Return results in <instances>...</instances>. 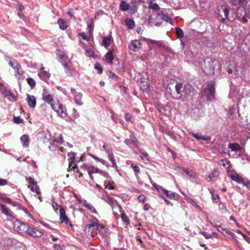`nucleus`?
<instances>
[{
	"instance_id": "nucleus-31",
	"label": "nucleus",
	"mask_w": 250,
	"mask_h": 250,
	"mask_svg": "<svg viewBox=\"0 0 250 250\" xmlns=\"http://www.w3.org/2000/svg\"><path fill=\"white\" fill-rule=\"evenodd\" d=\"M83 206L87 208L91 212L97 214V212L96 211V210L94 208V207L90 204L87 203L86 201H85L83 204Z\"/></svg>"
},
{
	"instance_id": "nucleus-36",
	"label": "nucleus",
	"mask_w": 250,
	"mask_h": 250,
	"mask_svg": "<svg viewBox=\"0 0 250 250\" xmlns=\"http://www.w3.org/2000/svg\"><path fill=\"white\" fill-rule=\"evenodd\" d=\"M165 194L166 195V196L169 197L171 199H176L178 198V194H177L175 192H173L169 190H165Z\"/></svg>"
},
{
	"instance_id": "nucleus-59",
	"label": "nucleus",
	"mask_w": 250,
	"mask_h": 250,
	"mask_svg": "<svg viewBox=\"0 0 250 250\" xmlns=\"http://www.w3.org/2000/svg\"><path fill=\"white\" fill-rule=\"evenodd\" d=\"M131 167L132 168L133 171L136 172L135 175H137V173H140V168L136 165H134L132 164L131 166Z\"/></svg>"
},
{
	"instance_id": "nucleus-57",
	"label": "nucleus",
	"mask_w": 250,
	"mask_h": 250,
	"mask_svg": "<svg viewBox=\"0 0 250 250\" xmlns=\"http://www.w3.org/2000/svg\"><path fill=\"white\" fill-rule=\"evenodd\" d=\"M94 26V22L93 21V20H92L91 21V23L88 25V31H89V33L90 34H91V33L93 32Z\"/></svg>"
},
{
	"instance_id": "nucleus-32",
	"label": "nucleus",
	"mask_w": 250,
	"mask_h": 250,
	"mask_svg": "<svg viewBox=\"0 0 250 250\" xmlns=\"http://www.w3.org/2000/svg\"><path fill=\"white\" fill-rule=\"evenodd\" d=\"M58 23L61 29L64 30L67 28L66 22L63 19H60L58 21Z\"/></svg>"
},
{
	"instance_id": "nucleus-64",
	"label": "nucleus",
	"mask_w": 250,
	"mask_h": 250,
	"mask_svg": "<svg viewBox=\"0 0 250 250\" xmlns=\"http://www.w3.org/2000/svg\"><path fill=\"white\" fill-rule=\"evenodd\" d=\"M8 63L13 68L18 63L15 60H13L10 61Z\"/></svg>"
},
{
	"instance_id": "nucleus-16",
	"label": "nucleus",
	"mask_w": 250,
	"mask_h": 250,
	"mask_svg": "<svg viewBox=\"0 0 250 250\" xmlns=\"http://www.w3.org/2000/svg\"><path fill=\"white\" fill-rule=\"evenodd\" d=\"M27 102L30 107L34 108L36 105V98L33 95L27 94Z\"/></svg>"
},
{
	"instance_id": "nucleus-26",
	"label": "nucleus",
	"mask_w": 250,
	"mask_h": 250,
	"mask_svg": "<svg viewBox=\"0 0 250 250\" xmlns=\"http://www.w3.org/2000/svg\"><path fill=\"white\" fill-rule=\"evenodd\" d=\"M111 39L112 37L111 36L104 37L102 41V45H103L105 48L107 49L110 45Z\"/></svg>"
},
{
	"instance_id": "nucleus-47",
	"label": "nucleus",
	"mask_w": 250,
	"mask_h": 250,
	"mask_svg": "<svg viewBox=\"0 0 250 250\" xmlns=\"http://www.w3.org/2000/svg\"><path fill=\"white\" fill-rule=\"evenodd\" d=\"M13 69L18 75H21L22 74V72L21 69V67L19 63H18Z\"/></svg>"
},
{
	"instance_id": "nucleus-46",
	"label": "nucleus",
	"mask_w": 250,
	"mask_h": 250,
	"mask_svg": "<svg viewBox=\"0 0 250 250\" xmlns=\"http://www.w3.org/2000/svg\"><path fill=\"white\" fill-rule=\"evenodd\" d=\"M90 155L94 159L100 162V163H102L103 165H107L108 164L103 159L99 158V157H98L96 156L95 155H94L92 154H90Z\"/></svg>"
},
{
	"instance_id": "nucleus-35",
	"label": "nucleus",
	"mask_w": 250,
	"mask_h": 250,
	"mask_svg": "<svg viewBox=\"0 0 250 250\" xmlns=\"http://www.w3.org/2000/svg\"><path fill=\"white\" fill-rule=\"evenodd\" d=\"M1 212L4 215H6L7 217H12V214L10 213V210L7 208V207L3 205L1 209Z\"/></svg>"
},
{
	"instance_id": "nucleus-29",
	"label": "nucleus",
	"mask_w": 250,
	"mask_h": 250,
	"mask_svg": "<svg viewBox=\"0 0 250 250\" xmlns=\"http://www.w3.org/2000/svg\"><path fill=\"white\" fill-rule=\"evenodd\" d=\"M130 8V5L128 3H127L125 1L122 0L121 1L120 4V9L123 11H126L128 10Z\"/></svg>"
},
{
	"instance_id": "nucleus-24",
	"label": "nucleus",
	"mask_w": 250,
	"mask_h": 250,
	"mask_svg": "<svg viewBox=\"0 0 250 250\" xmlns=\"http://www.w3.org/2000/svg\"><path fill=\"white\" fill-rule=\"evenodd\" d=\"M3 94L5 97L7 98L11 102L16 100L15 95L9 91H5Z\"/></svg>"
},
{
	"instance_id": "nucleus-21",
	"label": "nucleus",
	"mask_w": 250,
	"mask_h": 250,
	"mask_svg": "<svg viewBox=\"0 0 250 250\" xmlns=\"http://www.w3.org/2000/svg\"><path fill=\"white\" fill-rule=\"evenodd\" d=\"M113 52V50H110L107 52L105 56V61L109 64H112L113 63V60H114Z\"/></svg>"
},
{
	"instance_id": "nucleus-48",
	"label": "nucleus",
	"mask_w": 250,
	"mask_h": 250,
	"mask_svg": "<svg viewBox=\"0 0 250 250\" xmlns=\"http://www.w3.org/2000/svg\"><path fill=\"white\" fill-rule=\"evenodd\" d=\"M94 68L98 71L99 74H102L103 73V68L100 63H96L94 65Z\"/></svg>"
},
{
	"instance_id": "nucleus-30",
	"label": "nucleus",
	"mask_w": 250,
	"mask_h": 250,
	"mask_svg": "<svg viewBox=\"0 0 250 250\" xmlns=\"http://www.w3.org/2000/svg\"><path fill=\"white\" fill-rule=\"evenodd\" d=\"M96 226H97V224L94 223L91 224L86 225L85 226V231L89 232L94 230V229L96 230Z\"/></svg>"
},
{
	"instance_id": "nucleus-34",
	"label": "nucleus",
	"mask_w": 250,
	"mask_h": 250,
	"mask_svg": "<svg viewBox=\"0 0 250 250\" xmlns=\"http://www.w3.org/2000/svg\"><path fill=\"white\" fill-rule=\"evenodd\" d=\"M191 134L193 137L196 138L197 140H204L207 141L210 140L209 137L206 136H200L198 134L194 133H192Z\"/></svg>"
},
{
	"instance_id": "nucleus-11",
	"label": "nucleus",
	"mask_w": 250,
	"mask_h": 250,
	"mask_svg": "<svg viewBox=\"0 0 250 250\" xmlns=\"http://www.w3.org/2000/svg\"><path fill=\"white\" fill-rule=\"evenodd\" d=\"M26 233L34 237H40L42 235L43 233L41 230H39L37 228L32 227H28V230Z\"/></svg>"
},
{
	"instance_id": "nucleus-22",
	"label": "nucleus",
	"mask_w": 250,
	"mask_h": 250,
	"mask_svg": "<svg viewBox=\"0 0 250 250\" xmlns=\"http://www.w3.org/2000/svg\"><path fill=\"white\" fill-rule=\"evenodd\" d=\"M20 140L21 141V143L24 147H27L29 146V136L27 135H22L21 138Z\"/></svg>"
},
{
	"instance_id": "nucleus-41",
	"label": "nucleus",
	"mask_w": 250,
	"mask_h": 250,
	"mask_svg": "<svg viewBox=\"0 0 250 250\" xmlns=\"http://www.w3.org/2000/svg\"><path fill=\"white\" fill-rule=\"evenodd\" d=\"M27 83L30 85L31 89H33L36 86V82L34 79L32 78H28L27 79Z\"/></svg>"
},
{
	"instance_id": "nucleus-55",
	"label": "nucleus",
	"mask_w": 250,
	"mask_h": 250,
	"mask_svg": "<svg viewBox=\"0 0 250 250\" xmlns=\"http://www.w3.org/2000/svg\"><path fill=\"white\" fill-rule=\"evenodd\" d=\"M183 173H184L186 175H188L189 177H193L194 175L193 171L191 170L189 171L188 169H184Z\"/></svg>"
},
{
	"instance_id": "nucleus-54",
	"label": "nucleus",
	"mask_w": 250,
	"mask_h": 250,
	"mask_svg": "<svg viewBox=\"0 0 250 250\" xmlns=\"http://www.w3.org/2000/svg\"><path fill=\"white\" fill-rule=\"evenodd\" d=\"M149 8L151 9H153L154 10H158L160 8L159 5L157 3H153L152 2H150L149 5Z\"/></svg>"
},
{
	"instance_id": "nucleus-3",
	"label": "nucleus",
	"mask_w": 250,
	"mask_h": 250,
	"mask_svg": "<svg viewBox=\"0 0 250 250\" xmlns=\"http://www.w3.org/2000/svg\"><path fill=\"white\" fill-rule=\"evenodd\" d=\"M229 9L225 6H221L217 9V15L219 20L222 22L233 21L234 18L233 16L229 15Z\"/></svg>"
},
{
	"instance_id": "nucleus-37",
	"label": "nucleus",
	"mask_w": 250,
	"mask_h": 250,
	"mask_svg": "<svg viewBox=\"0 0 250 250\" xmlns=\"http://www.w3.org/2000/svg\"><path fill=\"white\" fill-rule=\"evenodd\" d=\"M125 22L129 29H133L135 26V22L133 20L127 18L125 20Z\"/></svg>"
},
{
	"instance_id": "nucleus-61",
	"label": "nucleus",
	"mask_w": 250,
	"mask_h": 250,
	"mask_svg": "<svg viewBox=\"0 0 250 250\" xmlns=\"http://www.w3.org/2000/svg\"><path fill=\"white\" fill-rule=\"evenodd\" d=\"M13 120L14 123L17 124H19L23 123V120L21 119L19 116L14 117Z\"/></svg>"
},
{
	"instance_id": "nucleus-8",
	"label": "nucleus",
	"mask_w": 250,
	"mask_h": 250,
	"mask_svg": "<svg viewBox=\"0 0 250 250\" xmlns=\"http://www.w3.org/2000/svg\"><path fill=\"white\" fill-rule=\"evenodd\" d=\"M238 18L240 21L246 22L250 18L249 11L246 9H238L237 10Z\"/></svg>"
},
{
	"instance_id": "nucleus-58",
	"label": "nucleus",
	"mask_w": 250,
	"mask_h": 250,
	"mask_svg": "<svg viewBox=\"0 0 250 250\" xmlns=\"http://www.w3.org/2000/svg\"><path fill=\"white\" fill-rule=\"evenodd\" d=\"M55 141L58 143L62 144L64 142L62 134H60L59 136L56 138Z\"/></svg>"
},
{
	"instance_id": "nucleus-44",
	"label": "nucleus",
	"mask_w": 250,
	"mask_h": 250,
	"mask_svg": "<svg viewBox=\"0 0 250 250\" xmlns=\"http://www.w3.org/2000/svg\"><path fill=\"white\" fill-rule=\"evenodd\" d=\"M219 172L217 170H214L213 172H212L208 176V180L210 181L212 180L213 177L216 178L219 176Z\"/></svg>"
},
{
	"instance_id": "nucleus-2",
	"label": "nucleus",
	"mask_w": 250,
	"mask_h": 250,
	"mask_svg": "<svg viewBox=\"0 0 250 250\" xmlns=\"http://www.w3.org/2000/svg\"><path fill=\"white\" fill-rule=\"evenodd\" d=\"M177 95L175 99L183 101L188 100L194 94V88L188 83H176L175 85Z\"/></svg>"
},
{
	"instance_id": "nucleus-52",
	"label": "nucleus",
	"mask_w": 250,
	"mask_h": 250,
	"mask_svg": "<svg viewBox=\"0 0 250 250\" xmlns=\"http://www.w3.org/2000/svg\"><path fill=\"white\" fill-rule=\"evenodd\" d=\"M245 0H231V3L234 6L240 5L244 2Z\"/></svg>"
},
{
	"instance_id": "nucleus-23",
	"label": "nucleus",
	"mask_w": 250,
	"mask_h": 250,
	"mask_svg": "<svg viewBox=\"0 0 250 250\" xmlns=\"http://www.w3.org/2000/svg\"><path fill=\"white\" fill-rule=\"evenodd\" d=\"M228 148L230 149L232 151L238 152L242 149L240 145L236 143L229 144Z\"/></svg>"
},
{
	"instance_id": "nucleus-12",
	"label": "nucleus",
	"mask_w": 250,
	"mask_h": 250,
	"mask_svg": "<svg viewBox=\"0 0 250 250\" xmlns=\"http://www.w3.org/2000/svg\"><path fill=\"white\" fill-rule=\"evenodd\" d=\"M148 23L151 26H159L162 24V21L158 18V13L157 15H150L148 19Z\"/></svg>"
},
{
	"instance_id": "nucleus-42",
	"label": "nucleus",
	"mask_w": 250,
	"mask_h": 250,
	"mask_svg": "<svg viewBox=\"0 0 250 250\" xmlns=\"http://www.w3.org/2000/svg\"><path fill=\"white\" fill-rule=\"evenodd\" d=\"M95 167L93 166H90L89 167V168L87 169V173L91 178V180H94L93 176L92 175L93 173H95Z\"/></svg>"
},
{
	"instance_id": "nucleus-60",
	"label": "nucleus",
	"mask_w": 250,
	"mask_h": 250,
	"mask_svg": "<svg viewBox=\"0 0 250 250\" xmlns=\"http://www.w3.org/2000/svg\"><path fill=\"white\" fill-rule=\"evenodd\" d=\"M138 199L139 202L144 203L146 201V196H145L144 195L142 194V195H140L138 196Z\"/></svg>"
},
{
	"instance_id": "nucleus-49",
	"label": "nucleus",
	"mask_w": 250,
	"mask_h": 250,
	"mask_svg": "<svg viewBox=\"0 0 250 250\" xmlns=\"http://www.w3.org/2000/svg\"><path fill=\"white\" fill-rule=\"evenodd\" d=\"M149 42L151 44H156L159 46L164 47V42L162 41H157L155 40H149Z\"/></svg>"
},
{
	"instance_id": "nucleus-25",
	"label": "nucleus",
	"mask_w": 250,
	"mask_h": 250,
	"mask_svg": "<svg viewBox=\"0 0 250 250\" xmlns=\"http://www.w3.org/2000/svg\"><path fill=\"white\" fill-rule=\"evenodd\" d=\"M158 18H160L162 21H165L167 22H171V18L169 16L165 15L162 11L158 13Z\"/></svg>"
},
{
	"instance_id": "nucleus-19",
	"label": "nucleus",
	"mask_w": 250,
	"mask_h": 250,
	"mask_svg": "<svg viewBox=\"0 0 250 250\" xmlns=\"http://www.w3.org/2000/svg\"><path fill=\"white\" fill-rule=\"evenodd\" d=\"M41 69L42 72H39L38 73V76L42 80L44 81H46L50 77V75L48 71L44 70V67H43L42 66Z\"/></svg>"
},
{
	"instance_id": "nucleus-27",
	"label": "nucleus",
	"mask_w": 250,
	"mask_h": 250,
	"mask_svg": "<svg viewBox=\"0 0 250 250\" xmlns=\"http://www.w3.org/2000/svg\"><path fill=\"white\" fill-rule=\"evenodd\" d=\"M82 94L80 92L77 93L76 94L75 96H74V100L75 103L79 105H82L83 104V103L82 101Z\"/></svg>"
},
{
	"instance_id": "nucleus-17",
	"label": "nucleus",
	"mask_w": 250,
	"mask_h": 250,
	"mask_svg": "<svg viewBox=\"0 0 250 250\" xmlns=\"http://www.w3.org/2000/svg\"><path fill=\"white\" fill-rule=\"evenodd\" d=\"M190 115L192 118L196 120L199 119L201 117L202 113L199 109L197 108H194L191 110L190 113Z\"/></svg>"
},
{
	"instance_id": "nucleus-6",
	"label": "nucleus",
	"mask_w": 250,
	"mask_h": 250,
	"mask_svg": "<svg viewBox=\"0 0 250 250\" xmlns=\"http://www.w3.org/2000/svg\"><path fill=\"white\" fill-rule=\"evenodd\" d=\"M52 109L56 112L58 115L62 118L66 117L67 115L65 107L60 103L52 105Z\"/></svg>"
},
{
	"instance_id": "nucleus-38",
	"label": "nucleus",
	"mask_w": 250,
	"mask_h": 250,
	"mask_svg": "<svg viewBox=\"0 0 250 250\" xmlns=\"http://www.w3.org/2000/svg\"><path fill=\"white\" fill-rule=\"evenodd\" d=\"M230 178L233 181H235L238 183H241V181H242V178L240 177L238 173H235L234 174L231 175Z\"/></svg>"
},
{
	"instance_id": "nucleus-1",
	"label": "nucleus",
	"mask_w": 250,
	"mask_h": 250,
	"mask_svg": "<svg viewBox=\"0 0 250 250\" xmlns=\"http://www.w3.org/2000/svg\"><path fill=\"white\" fill-rule=\"evenodd\" d=\"M200 66L203 72L207 75H214L218 76L221 71L219 62L216 60L208 58L200 62Z\"/></svg>"
},
{
	"instance_id": "nucleus-53",
	"label": "nucleus",
	"mask_w": 250,
	"mask_h": 250,
	"mask_svg": "<svg viewBox=\"0 0 250 250\" xmlns=\"http://www.w3.org/2000/svg\"><path fill=\"white\" fill-rule=\"evenodd\" d=\"M122 220L123 222L126 223V225L129 224V219L128 217L124 213H123L121 216Z\"/></svg>"
},
{
	"instance_id": "nucleus-5",
	"label": "nucleus",
	"mask_w": 250,
	"mask_h": 250,
	"mask_svg": "<svg viewBox=\"0 0 250 250\" xmlns=\"http://www.w3.org/2000/svg\"><path fill=\"white\" fill-rule=\"evenodd\" d=\"M29 226L27 224L22 223L19 220H16L14 223V230L20 234L26 233Z\"/></svg>"
},
{
	"instance_id": "nucleus-40",
	"label": "nucleus",
	"mask_w": 250,
	"mask_h": 250,
	"mask_svg": "<svg viewBox=\"0 0 250 250\" xmlns=\"http://www.w3.org/2000/svg\"><path fill=\"white\" fill-rule=\"evenodd\" d=\"M219 209L220 212L223 214L226 213L228 210L225 204L222 202L219 204Z\"/></svg>"
},
{
	"instance_id": "nucleus-4",
	"label": "nucleus",
	"mask_w": 250,
	"mask_h": 250,
	"mask_svg": "<svg viewBox=\"0 0 250 250\" xmlns=\"http://www.w3.org/2000/svg\"><path fill=\"white\" fill-rule=\"evenodd\" d=\"M214 83L213 81L208 82L207 85L204 89L203 95L207 97L209 101H213L215 99Z\"/></svg>"
},
{
	"instance_id": "nucleus-28",
	"label": "nucleus",
	"mask_w": 250,
	"mask_h": 250,
	"mask_svg": "<svg viewBox=\"0 0 250 250\" xmlns=\"http://www.w3.org/2000/svg\"><path fill=\"white\" fill-rule=\"evenodd\" d=\"M96 230H98L101 235L104 236L106 234V229L103 225L97 224V226H96Z\"/></svg>"
},
{
	"instance_id": "nucleus-51",
	"label": "nucleus",
	"mask_w": 250,
	"mask_h": 250,
	"mask_svg": "<svg viewBox=\"0 0 250 250\" xmlns=\"http://www.w3.org/2000/svg\"><path fill=\"white\" fill-rule=\"evenodd\" d=\"M153 186L159 191L161 192L162 191L164 193H165V190H166L167 189H165L163 188V187L161 186H159L157 185V184L155 183L153 184Z\"/></svg>"
},
{
	"instance_id": "nucleus-18",
	"label": "nucleus",
	"mask_w": 250,
	"mask_h": 250,
	"mask_svg": "<svg viewBox=\"0 0 250 250\" xmlns=\"http://www.w3.org/2000/svg\"><path fill=\"white\" fill-rule=\"evenodd\" d=\"M140 42L138 40L132 41L130 44L129 45V48L132 51L136 52L138 50L141 45Z\"/></svg>"
},
{
	"instance_id": "nucleus-45",
	"label": "nucleus",
	"mask_w": 250,
	"mask_h": 250,
	"mask_svg": "<svg viewBox=\"0 0 250 250\" xmlns=\"http://www.w3.org/2000/svg\"><path fill=\"white\" fill-rule=\"evenodd\" d=\"M114 185L115 184L113 182L108 183L105 182L104 183L105 188L108 189H114L115 188Z\"/></svg>"
},
{
	"instance_id": "nucleus-10",
	"label": "nucleus",
	"mask_w": 250,
	"mask_h": 250,
	"mask_svg": "<svg viewBox=\"0 0 250 250\" xmlns=\"http://www.w3.org/2000/svg\"><path fill=\"white\" fill-rule=\"evenodd\" d=\"M42 99L43 101L49 104L52 107V102L54 101V95L50 94L47 90L44 89L42 93Z\"/></svg>"
},
{
	"instance_id": "nucleus-9",
	"label": "nucleus",
	"mask_w": 250,
	"mask_h": 250,
	"mask_svg": "<svg viewBox=\"0 0 250 250\" xmlns=\"http://www.w3.org/2000/svg\"><path fill=\"white\" fill-rule=\"evenodd\" d=\"M26 179L30 184L28 187L30 188L31 190L35 192L38 195L40 194L41 191L40 190V188L37 185V182L31 178H26Z\"/></svg>"
},
{
	"instance_id": "nucleus-39",
	"label": "nucleus",
	"mask_w": 250,
	"mask_h": 250,
	"mask_svg": "<svg viewBox=\"0 0 250 250\" xmlns=\"http://www.w3.org/2000/svg\"><path fill=\"white\" fill-rule=\"evenodd\" d=\"M94 172L95 173H99L106 178H108L109 177V175L107 172L104 170H101L97 167H95Z\"/></svg>"
},
{
	"instance_id": "nucleus-7",
	"label": "nucleus",
	"mask_w": 250,
	"mask_h": 250,
	"mask_svg": "<svg viewBox=\"0 0 250 250\" xmlns=\"http://www.w3.org/2000/svg\"><path fill=\"white\" fill-rule=\"evenodd\" d=\"M102 199L105 201L107 204H108L110 207H111L113 213H114V208L116 207H117L118 208L121 210L122 209V208L121 206L118 204V202L114 198L111 197L109 196H103L102 197Z\"/></svg>"
},
{
	"instance_id": "nucleus-50",
	"label": "nucleus",
	"mask_w": 250,
	"mask_h": 250,
	"mask_svg": "<svg viewBox=\"0 0 250 250\" xmlns=\"http://www.w3.org/2000/svg\"><path fill=\"white\" fill-rule=\"evenodd\" d=\"M210 224L214 227L216 228L217 230L219 231L220 232L222 233H224V232H227V231L225 229L222 228L219 225H214L211 222H210Z\"/></svg>"
},
{
	"instance_id": "nucleus-33",
	"label": "nucleus",
	"mask_w": 250,
	"mask_h": 250,
	"mask_svg": "<svg viewBox=\"0 0 250 250\" xmlns=\"http://www.w3.org/2000/svg\"><path fill=\"white\" fill-rule=\"evenodd\" d=\"M107 153H108V159L112 164V167H117V165L116 163L115 160L114 159L113 154L112 152H110L109 150L107 151Z\"/></svg>"
},
{
	"instance_id": "nucleus-14",
	"label": "nucleus",
	"mask_w": 250,
	"mask_h": 250,
	"mask_svg": "<svg viewBox=\"0 0 250 250\" xmlns=\"http://www.w3.org/2000/svg\"><path fill=\"white\" fill-rule=\"evenodd\" d=\"M67 156H68V161H69V167L68 168V171H70V169L71 167V164H74L75 166H76V164L79 163V161H76V154L75 152H70L67 153Z\"/></svg>"
},
{
	"instance_id": "nucleus-15",
	"label": "nucleus",
	"mask_w": 250,
	"mask_h": 250,
	"mask_svg": "<svg viewBox=\"0 0 250 250\" xmlns=\"http://www.w3.org/2000/svg\"><path fill=\"white\" fill-rule=\"evenodd\" d=\"M227 70L229 74H232L233 73L236 75L238 74V70L235 66V62H229L227 65Z\"/></svg>"
},
{
	"instance_id": "nucleus-13",
	"label": "nucleus",
	"mask_w": 250,
	"mask_h": 250,
	"mask_svg": "<svg viewBox=\"0 0 250 250\" xmlns=\"http://www.w3.org/2000/svg\"><path fill=\"white\" fill-rule=\"evenodd\" d=\"M124 143L130 148H132L133 146L137 147L138 144L137 138L133 135H130L129 139H126Z\"/></svg>"
},
{
	"instance_id": "nucleus-62",
	"label": "nucleus",
	"mask_w": 250,
	"mask_h": 250,
	"mask_svg": "<svg viewBox=\"0 0 250 250\" xmlns=\"http://www.w3.org/2000/svg\"><path fill=\"white\" fill-rule=\"evenodd\" d=\"M80 35L82 37L83 39L86 40L87 41H89L90 39V35H85L84 33H80Z\"/></svg>"
},
{
	"instance_id": "nucleus-63",
	"label": "nucleus",
	"mask_w": 250,
	"mask_h": 250,
	"mask_svg": "<svg viewBox=\"0 0 250 250\" xmlns=\"http://www.w3.org/2000/svg\"><path fill=\"white\" fill-rule=\"evenodd\" d=\"M125 120L127 122H132L131 119L132 116L128 113H127L125 114Z\"/></svg>"
},
{
	"instance_id": "nucleus-43",
	"label": "nucleus",
	"mask_w": 250,
	"mask_h": 250,
	"mask_svg": "<svg viewBox=\"0 0 250 250\" xmlns=\"http://www.w3.org/2000/svg\"><path fill=\"white\" fill-rule=\"evenodd\" d=\"M176 34L179 38H182L184 37V32L182 29L179 27L175 28Z\"/></svg>"
},
{
	"instance_id": "nucleus-56",
	"label": "nucleus",
	"mask_w": 250,
	"mask_h": 250,
	"mask_svg": "<svg viewBox=\"0 0 250 250\" xmlns=\"http://www.w3.org/2000/svg\"><path fill=\"white\" fill-rule=\"evenodd\" d=\"M200 234L203 235L206 239H210L212 237V235L211 234L208 233L207 232L201 231L200 232Z\"/></svg>"
},
{
	"instance_id": "nucleus-20",
	"label": "nucleus",
	"mask_w": 250,
	"mask_h": 250,
	"mask_svg": "<svg viewBox=\"0 0 250 250\" xmlns=\"http://www.w3.org/2000/svg\"><path fill=\"white\" fill-rule=\"evenodd\" d=\"M60 220H63L66 225L69 224L70 226H71V224L69 222L67 217L65 214V211L63 208H61L60 209Z\"/></svg>"
}]
</instances>
